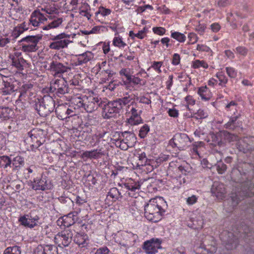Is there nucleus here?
<instances>
[{
  "label": "nucleus",
  "mask_w": 254,
  "mask_h": 254,
  "mask_svg": "<svg viewBox=\"0 0 254 254\" xmlns=\"http://www.w3.org/2000/svg\"><path fill=\"white\" fill-rule=\"evenodd\" d=\"M221 136L222 137V140L224 141L231 142L234 140H236L237 136L234 134H232L227 131H221Z\"/></svg>",
  "instance_id": "c756f323"
},
{
  "label": "nucleus",
  "mask_w": 254,
  "mask_h": 254,
  "mask_svg": "<svg viewBox=\"0 0 254 254\" xmlns=\"http://www.w3.org/2000/svg\"><path fill=\"white\" fill-rule=\"evenodd\" d=\"M15 91L14 86L10 82H4V87L2 89V93L4 95L10 94Z\"/></svg>",
  "instance_id": "58836bf2"
},
{
  "label": "nucleus",
  "mask_w": 254,
  "mask_h": 254,
  "mask_svg": "<svg viewBox=\"0 0 254 254\" xmlns=\"http://www.w3.org/2000/svg\"><path fill=\"white\" fill-rule=\"evenodd\" d=\"M190 142L189 136L185 133H177L170 141V144L173 147H177L180 150H184L188 143Z\"/></svg>",
  "instance_id": "1a4fd4ad"
},
{
  "label": "nucleus",
  "mask_w": 254,
  "mask_h": 254,
  "mask_svg": "<svg viewBox=\"0 0 254 254\" xmlns=\"http://www.w3.org/2000/svg\"><path fill=\"white\" fill-rule=\"evenodd\" d=\"M125 188L128 190L132 191H135L136 190H139L140 188V185L139 182H131L125 183L124 184Z\"/></svg>",
  "instance_id": "f704fd0d"
},
{
  "label": "nucleus",
  "mask_w": 254,
  "mask_h": 254,
  "mask_svg": "<svg viewBox=\"0 0 254 254\" xmlns=\"http://www.w3.org/2000/svg\"><path fill=\"white\" fill-rule=\"evenodd\" d=\"M20 53H16V57H13L12 60V65L15 66L17 69L22 70L23 69L24 65L26 63V61L23 58H18Z\"/></svg>",
  "instance_id": "393cba45"
},
{
  "label": "nucleus",
  "mask_w": 254,
  "mask_h": 254,
  "mask_svg": "<svg viewBox=\"0 0 254 254\" xmlns=\"http://www.w3.org/2000/svg\"><path fill=\"white\" fill-rule=\"evenodd\" d=\"M198 199V196L195 195H192L187 198V203L188 205H193L195 203Z\"/></svg>",
  "instance_id": "680f3d73"
},
{
  "label": "nucleus",
  "mask_w": 254,
  "mask_h": 254,
  "mask_svg": "<svg viewBox=\"0 0 254 254\" xmlns=\"http://www.w3.org/2000/svg\"><path fill=\"white\" fill-rule=\"evenodd\" d=\"M197 93L204 101H208L212 97V93L206 86L199 87Z\"/></svg>",
  "instance_id": "bb28decb"
},
{
  "label": "nucleus",
  "mask_w": 254,
  "mask_h": 254,
  "mask_svg": "<svg viewBox=\"0 0 254 254\" xmlns=\"http://www.w3.org/2000/svg\"><path fill=\"white\" fill-rule=\"evenodd\" d=\"M6 0H0V17L2 15L4 12L6 10Z\"/></svg>",
  "instance_id": "052dcab7"
},
{
  "label": "nucleus",
  "mask_w": 254,
  "mask_h": 254,
  "mask_svg": "<svg viewBox=\"0 0 254 254\" xmlns=\"http://www.w3.org/2000/svg\"><path fill=\"white\" fill-rule=\"evenodd\" d=\"M129 109L130 111L129 113H131V116L129 119V123L136 125L142 123V120L140 117L141 113L138 112L137 111L133 108H131Z\"/></svg>",
  "instance_id": "5701e85b"
},
{
  "label": "nucleus",
  "mask_w": 254,
  "mask_h": 254,
  "mask_svg": "<svg viewBox=\"0 0 254 254\" xmlns=\"http://www.w3.org/2000/svg\"><path fill=\"white\" fill-rule=\"evenodd\" d=\"M180 62V56L178 54H174L173 57L172 63L173 64L178 65Z\"/></svg>",
  "instance_id": "774afa93"
},
{
  "label": "nucleus",
  "mask_w": 254,
  "mask_h": 254,
  "mask_svg": "<svg viewBox=\"0 0 254 254\" xmlns=\"http://www.w3.org/2000/svg\"><path fill=\"white\" fill-rule=\"evenodd\" d=\"M40 116L46 117L54 111L55 107V101L49 95H45L43 98H35L32 106Z\"/></svg>",
  "instance_id": "f257e3e1"
},
{
  "label": "nucleus",
  "mask_w": 254,
  "mask_h": 254,
  "mask_svg": "<svg viewBox=\"0 0 254 254\" xmlns=\"http://www.w3.org/2000/svg\"><path fill=\"white\" fill-rule=\"evenodd\" d=\"M111 12L110 9L105 8L104 7H100L98 11L96 12V14H101L103 16H106L109 15Z\"/></svg>",
  "instance_id": "4d7b16f0"
},
{
  "label": "nucleus",
  "mask_w": 254,
  "mask_h": 254,
  "mask_svg": "<svg viewBox=\"0 0 254 254\" xmlns=\"http://www.w3.org/2000/svg\"><path fill=\"white\" fill-rule=\"evenodd\" d=\"M207 116V114L205 113L204 110L202 109H199L197 112L194 114V116H191L197 119H203Z\"/></svg>",
  "instance_id": "6e6d98bb"
},
{
  "label": "nucleus",
  "mask_w": 254,
  "mask_h": 254,
  "mask_svg": "<svg viewBox=\"0 0 254 254\" xmlns=\"http://www.w3.org/2000/svg\"><path fill=\"white\" fill-rule=\"evenodd\" d=\"M20 95L19 99L28 101L32 106L35 99L36 98L33 92V85L31 83L23 84L19 89Z\"/></svg>",
  "instance_id": "423d86ee"
},
{
  "label": "nucleus",
  "mask_w": 254,
  "mask_h": 254,
  "mask_svg": "<svg viewBox=\"0 0 254 254\" xmlns=\"http://www.w3.org/2000/svg\"><path fill=\"white\" fill-rule=\"evenodd\" d=\"M163 62H154L151 67L153 68L158 73L161 72L160 67L162 66Z\"/></svg>",
  "instance_id": "338daca9"
},
{
  "label": "nucleus",
  "mask_w": 254,
  "mask_h": 254,
  "mask_svg": "<svg viewBox=\"0 0 254 254\" xmlns=\"http://www.w3.org/2000/svg\"><path fill=\"white\" fill-rule=\"evenodd\" d=\"M237 118L238 117L237 116L231 118L230 121L225 124V127L229 129H236L238 126Z\"/></svg>",
  "instance_id": "2f4dec72"
},
{
  "label": "nucleus",
  "mask_w": 254,
  "mask_h": 254,
  "mask_svg": "<svg viewBox=\"0 0 254 254\" xmlns=\"http://www.w3.org/2000/svg\"><path fill=\"white\" fill-rule=\"evenodd\" d=\"M111 252L106 247L100 248L96 251L95 254H110Z\"/></svg>",
  "instance_id": "69168bd1"
},
{
  "label": "nucleus",
  "mask_w": 254,
  "mask_h": 254,
  "mask_svg": "<svg viewBox=\"0 0 254 254\" xmlns=\"http://www.w3.org/2000/svg\"><path fill=\"white\" fill-rule=\"evenodd\" d=\"M216 76L219 81V85L225 87L228 82V79L224 75V73L222 71L219 72L216 74Z\"/></svg>",
  "instance_id": "a19ab883"
},
{
  "label": "nucleus",
  "mask_w": 254,
  "mask_h": 254,
  "mask_svg": "<svg viewBox=\"0 0 254 254\" xmlns=\"http://www.w3.org/2000/svg\"><path fill=\"white\" fill-rule=\"evenodd\" d=\"M211 192L213 196L218 199H223L225 197L226 190L224 185L218 181L213 182L211 188Z\"/></svg>",
  "instance_id": "ddd939ff"
},
{
  "label": "nucleus",
  "mask_w": 254,
  "mask_h": 254,
  "mask_svg": "<svg viewBox=\"0 0 254 254\" xmlns=\"http://www.w3.org/2000/svg\"><path fill=\"white\" fill-rule=\"evenodd\" d=\"M58 199H59L60 202L62 203H63V204L67 203V204H68L69 205H73V201L69 197L62 196H60V197H59Z\"/></svg>",
  "instance_id": "13d9d810"
},
{
  "label": "nucleus",
  "mask_w": 254,
  "mask_h": 254,
  "mask_svg": "<svg viewBox=\"0 0 254 254\" xmlns=\"http://www.w3.org/2000/svg\"><path fill=\"white\" fill-rule=\"evenodd\" d=\"M232 237L231 239H230L229 240H223V241L225 243L226 249L228 250H232L233 248H235L236 247L237 242L234 240L233 234L229 233V237Z\"/></svg>",
  "instance_id": "473e14b6"
},
{
  "label": "nucleus",
  "mask_w": 254,
  "mask_h": 254,
  "mask_svg": "<svg viewBox=\"0 0 254 254\" xmlns=\"http://www.w3.org/2000/svg\"><path fill=\"white\" fill-rule=\"evenodd\" d=\"M35 254H59L57 246L54 245H40L34 250Z\"/></svg>",
  "instance_id": "dca6fc26"
},
{
  "label": "nucleus",
  "mask_w": 254,
  "mask_h": 254,
  "mask_svg": "<svg viewBox=\"0 0 254 254\" xmlns=\"http://www.w3.org/2000/svg\"><path fill=\"white\" fill-rule=\"evenodd\" d=\"M102 108L105 113L104 118L107 119L111 118L114 114L119 113L122 109L120 103L117 100L111 101L108 103L103 102Z\"/></svg>",
  "instance_id": "6e6552de"
},
{
  "label": "nucleus",
  "mask_w": 254,
  "mask_h": 254,
  "mask_svg": "<svg viewBox=\"0 0 254 254\" xmlns=\"http://www.w3.org/2000/svg\"><path fill=\"white\" fill-rule=\"evenodd\" d=\"M166 210L163 206L155 203H149L144 207L145 217L150 221L157 222L161 220Z\"/></svg>",
  "instance_id": "f03ea898"
},
{
  "label": "nucleus",
  "mask_w": 254,
  "mask_h": 254,
  "mask_svg": "<svg viewBox=\"0 0 254 254\" xmlns=\"http://www.w3.org/2000/svg\"><path fill=\"white\" fill-rule=\"evenodd\" d=\"M72 236L73 234L71 230H65L57 234L55 239L59 246L63 245L64 247H67L71 242Z\"/></svg>",
  "instance_id": "9b49d317"
},
{
  "label": "nucleus",
  "mask_w": 254,
  "mask_h": 254,
  "mask_svg": "<svg viewBox=\"0 0 254 254\" xmlns=\"http://www.w3.org/2000/svg\"><path fill=\"white\" fill-rule=\"evenodd\" d=\"M153 31L155 34L159 35H163L165 34L166 30L161 27H155L153 28Z\"/></svg>",
  "instance_id": "0e129e2a"
},
{
  "label": "nucleus",
  "mask_w": 254,
  "mask_h": 254,
  "mask_svg": "<svg viewBox=\"0 0 254 254\" xmlns=\"http://www.w3.org/2000/svg\"><path fill=\"white\" fill-rule=\"evenodd\" d=\"M0 166L4 169L8 167H11V160L10 158L7 156H0Z\"/></svg>",
  "instance_id": "72a5a7b5"
},
{
  "label": "nucleus",
  "mask_w": 254,
  "mask_h": 254,
  "mask_svg": "<svg viewBox=\"0 0 254 254\" xmlns=\"http://www.w3.org/2000/svg\"><path fill=\"white\" fill-rule=\"evenodd\" d=\"M39 217L38 216L32 217L31 214H26L20 216L18 221L20 225L26 228H33L37 226Z\"/></svg>",
  "instance_id": "4468645a"
},
{
  "label": "nucleus",
  "mask_w": 254,
  "mask_h": 254,
  "mask_svg": "<svg viewBox=\"0 0 254 254\" xmlns=\"http://www.w3.org/2000/svg\"><path fill=\"white\" fill-rule=\"evenodd\" d=\"M215 166L218 173L220 174H223L226 171L227 166L222 162H218Z\"/></svg>",
  "instance_id": "09e8293b"
},
{
  "label": "nucleus",
  "mask_w": 254,
  "mask_h": 254,
  "mask_svg": "<svg viewBox=\"0 0 254 254\" xmlns=\"http://www.w3.org/2000/svg\"><path fill=\"white\" fill-rule=\"evenodd\" d=\"M72 103L76 105L78 108H83L84 109V105H85V102H84V100H82L80 97L74 98L72 100Z\"/></svg>",
  "instance_id": "5fc2aeb1"
},
{
  "label": "nucleus",
  "mask_w": 254,
  "mask_h": 254,
  "mask_svg": "<svg viewBox=\"0 0 254 254\" xmlns=\"http://www.w3.org/2000/svg\"><path fill=\"white\" fill-rule=\"evenodd\" d=\"M48 23L42 27V29L46 32V34L51 33L50 30L59 27L63 23V19L56 16L49 15Z\"/></svg>",
  "instance_id": "2eb2a0df"
},
{
  "label": "nucleus",
  "mask_w": 254,
  "mask_h": 254,
  "mask_svg": "<svg viewBox=\"0 0 254 254\" xmlns=\"http://www.w3.org/2000/svg\"><path fill=\"white\" fill-rule=\"evenodd\" d=\"M54 90H57V94L64 95L69 92L68 85L66 81L63 79H56L54 81Z\"/></svg>",
  "instance_id": "aec40b11"
},
{
  "label": "nucleus",
  "mask_w": 254,
  "mask_h": 254,
  "mask_svg": "<svg viewBox=\"0 0 254 254\" xmlns=\"http://www.w3.org/2000/svg\"><path fill=\"white\" fill-rule=\"evenodd\" d=\"M119 137L116 141V145L123 150H127L128 147L133 146L136 142V137L134 133L130 131L118 133Z\"/></svg>",
  "instance_id": "20e7f679"
},
{
  "label": "nucleus",
  "mask_w": 254,
  "mask_h": 254,
  "mask_svg": "<svg viewBox=\"0 0 254 254\" xmlns=\"http://www.w3.org/2000/svg\"><path fill=\"white\" fill-rule=\"evenodd\" d=\"M211 136L214 146H223L224 145L225 143L222 140L221 131L216 134L213 133L211 135Z\"/></svg>",
  "instance_id": "cd10ccee"
},
{
  "label": "nucleus",
  "mask_w": 254,
  "mask_h": 254,
  "mask_svg": "<svg viewBox=\"0 0 254 254\" xmlns=\"http://www.w3.org/2000/svg\"><path fill=\"white\" fill-rule=\"evenodd\" d=\"M131 100V98L129 96H128L122 98L118 99L116 100L118 102H119V103H120V106H121V108L122 109L123 107L128 104L130 102Z\"/></svg>",
  "instance_id": "603ef678"
},
{
  "label": "nucleus",
  "mask_w": 254,
  "mask_h": 254,
  "mask_svg": "<svg viewBox=\"0 0 254 254\" xmlns=\"http://www.w3.org/2000/svg\"><path fill=\"white\" fill-rule=\"evenodd\" d=\"M230 198L232 201V204L233 206H236L238 204V194L237 189L233 190L231 194Z\"/></svg>",
  "instance_id": "c03bdc74"
},
{
  "label": "nucleus",
  "mask_w": 254,
  "mask_h": 254,
  "mask_svg": "<svg viewBox=\"0 0 254 254\" xmlns=\"http://www.w3.org/2000/svg\"><path fill=\"white\" fill-rule=\"evenodd\" d=\"M139 162L137 163L140 166H145L149 164L150 160H148L144 152L139 155Z\"/></svg>",
  "instance_id": "37998d69"
},
{
  "label": "nucleus",
  "mask_w": 254,
  "mask_h": 254,
  "mask_svg": "<svg viewBox=\"0 0 254 254\" xmlns=\"http://www.w3.org/2000/svg\"><path fill=\"white\" fill-rule=\"evenodd\" d=\"M13 111L8 107H0V118L2 120H7L12 117Z\"/></svg>",
  "instance_id": "a878e982"
},
{
  "label": "nucleus",
  "mask_w": 254,
  "mask_h": 254,
  "mask_svg": "<svg viewBox=\"0 0 254 254\" xmlns=\"http://www.w3.org/2000/svg\"><path fill=\"white\" fill-rule=\"evenodd\" d=\"M105 155V153L102 149H94L91 151L84 152L82 155V158H89L90 159H98Z\"/></svg>",
  "instance_id": "412c9836"
},
{
  "label": "nucleus",
  "mask_w": 254,
  "mask_h": 254,
  "mask_svg": "<svg viewBox=\"0 0 254 254\" xmlns=\"http://www.w3.org/2000/svg\"><path fill=\"white\" fill-rule=\"evenodd\" d=\"M51 185L48 183L46 177L36 178L32 183V188L35 190H45L51 189Z\"/></svg>",
  "instance_id": "f3484780"
},
{
  "label": "nucleus",
  "mask_w": 254,
  "mask_h": 254,
  "mask_svg": "<svg viewBox=\"0 0 254 254\" xmlns=\"http://www.w3.org/2000/svg\"><path fill=\"white\" fill-rule=\"evenodd\" d=\"M42 37V35L37 34L24 37L20 41L21 50L27 53L36 52L39 48L37 44Z\"/></svg>",
  "instance_id": "39448f33"
},
{
  "label": "nucleus",
  "mask_w": 254,
  "mask_h": 254,
  "mask_svg": "<svg viewBox=\"0 0 254 254\" xmlns=\"http://www.w3.org/2000/svg\"><path fill=\"white\" fill-rule=\"evenodd\" d=\"M120 74L121 76H124L126 78V81H124L125 84H129V80H130L131 76L130 75L129 71L127 68H122L120 71Z\"/></svg>",
  "instance_id": "49530a36"
},
{
  "label": "nucleus",
  "mask_w": 254,
  "mask_h": 254,
  "mask_svg": "<svg viewBox=\"0 0 254 254\" xmlns=\"http://www.w3.org/2000/svg\"><path fill=\"white\" fill-rule=\"evenodd\" d=\"M113 44L115 46H117L120 48H121V47L124 48L126 46V44L123 41L122 38L118 37H115L114 38Z\"/></svg>",
  "instance_id": "864d4df0"
},
{
  "label": "nucleus",
  "mask_w": 254,
  "mask_h": 254,
  "mask_svg": "<svg viewBox=\"0 0 254 254\" xmlns=\"http://www.w3.org/2000/svg\"><path fill=\"white\" fill-rule=\"evenodd\" d=\"M46 35L49 37V39L52 41L49 45L50 49L55 50H60L68 47L72 41L69 40L71 35L65 33H61L57 35L52 33H47Z\"/></svg>",
  "instance_id": "7ed1b4c3"
},
{
  "label": "nucleus",
  "mask_w": 254,
  "mask_h": 254,
  "mask_svg": "<svg viewBox=\"0 0 254 254\" xmlns=\"http://www.w3.org/2000/svg\"><path fill=\"white\" fill-rule=\"evenodd\" d=\"M21 249L19 247L15 246L9 247L5 249L3 254H21Z\"/></svg>",
  "instance_id": "e433bc0d"
},
{
  "label": "nucleus",
  "mask_w": 254,
  "mask_h": 254,
  "mask_svg": "<svg viewBox=\"0 0 254 254\" xmlns=\"http://www.w3.org/2000/svg\"><path fill=\"white\" fill-rule=\"evenodd\" d=\"M70 69L67 66L57 61H53L50 64L49 70L55 73V75L61 74Z\"/></svg>",
  "instance_id": "6ab92c4d"
},
{
  "label": "nucleus",
  "mask_w": 254,
  "mask_h": 254,
  "mask_svg": "<svg viewBox=\"0 0 254 254\" xmlns=\"http://www.w3.org/2000/svg\"><path fill=\"white\" fill-rule=\"evenodd\" d=\"M46 21L47 18L40 11V10H36L31 14L29 23L34 27H38Z\"/></svg>",
  "instance_id": "a211bd4d"
},
{
  "label": "nucleus",
  "mask_w": 254,
  "mask_h": 254,
  "mask_svg": "<svg viewBox=\"0 0 254 254\" xmlns=\"http://www.w3.org/2000/svg\"><path fill=\"white\" fill-rule=\"evenodd\" d=\"M87 101L85 102L84 109L87 112L92 113L96 110L99 107L102 108L103 102L101 98L98 97H90L87 98Z\"/></svg>",
  "instance_id": "f8f14e48"
},
{
  "label": "nucleus",
  "mask_w": 254,
  "mask_h": 254,
  "mask_svg": "<svg viewBox=\"0 0 254 254\" xmlns=\"http://www.w3.org/2000/svg\"><path fill=\"white\" fill-rule=\"evenodd\" d=\"M204 144V143L202 141L195 142L192 146V152L195 153L196 154L198 155V147L202 146Z\"/></svg>",
  "instance_id": "bf43d9fd"
},
{
  "label": "nucleus",
  "mask_w": 254,
  "mask_h": 254,
  "mask_svg": "<svg viewBox=\"0 0 254 254\" xmlns=\"http://www.w3.org/2000/svg\"><path fill=\"white\" fill-rule=\"evenodd\" d=\"M192 66L194 68L203 67L204 68H207L208 65L206 63L203 61L195 60L193 62Z\"/></svg>",
  "instance_id": "8fccbe9b"
},
{
  "label": "nucleus",
  "mask_w": 254,
  "mask_h": 254,
  "mask_svg": "<svg viewBox=\"0 0 254 254\" xmlns=\"http://www.w3.org/2000/svg\"><path fill=\"white\" fill-rule=\"evenodd\" d=\"M73 241L79 246L84 248L87 245L89 240L86 234L77 233L74 237Z\"/></svg>",
  "instance_id": "4be33fe9"
},
{
  "label": "nucleus",
  "mask_w": 254,
  "mask_h": 254,
  "mask_svg": "<svg viewBox=\"0 0 254 254\" xmlns=\"http://www.w3.org/2000/svg\"><path fill=\"white\" fill-rule=\"evenodd\" d=\"M230 175L231 180L233 182L237 183L238 180V168L237 166L233 167Z\"/></svg>",
  "instance_id": "3c124183"
},
{
  "label": "nucleus",
  "mask_w": 254,
  "mask_h": 254,
  "mask_svg": "<svg viewBox=\"0 0 254 254\" xmlns=\"http://www.w3.org/2000/svg\"><path fill=\"white\" fill-rule=\"evenodd\" d=\"M43 135V130L39 129H33L28 133L27 140L30 139L32 142L31 147L33 150L38 149L44 142L45 140L41 136Z\"/></svg>",
  "instance_id": "0eeeda50"
},
{
  "label": "nucleus",
  "mask_w": 254,
  "mask_h": 254,
  "mask_svg": "<svg viewBox=\"0 0 254 254\" xmlns=\"http://www.w3.org/2000/svg\"><path fill=\"white\" fill-rule=\"evenodd\" d=\"M149 130V127L147 125L145 124L139 130V136L141 138H144L146 136Z\"/></svg>",
  "instance_id": "a18cd8bd"
},
{
  "label": "nucleus",
  "mask_w": 254,
  "mask_h": 254,
  "mask_svg": "<svg viewBox=\"0 0 254 254\" xmlns=\"http://www.w3.org/2000/svg\"><path fill=\"white\" fill-rule=\"evenodd\" d=\"M108 195L113 198H115V199H118L120 197H122L121 192L116 188H111L108 193Z\"/></svg>",
  "instance_id": "ea45409f"
},
{
  "label": "nucleus",
  "mask_w": 254,
  "mask_h": 254,
  "mask_svg": "<svg viewBox=\"0 0 254 254\" xmlns=\"http://www.w3.org/2000/svg\"><path fill=\"white\" fill-rule=\"evenodd\" d=\"M58 111L60 114H62L63 115H61L62 118H66L67 117H71L73 115L71 114L73 113L72 110L69 108H67L65 106H61L58 108Z\"/></svg>",
  "instance_id": "7c9ffc66"
},
{
  "label": "nucleus",
  "mask_w": 254,
  "mask_h": 254,
  "mask_svg": "<svg viewBox=\"0 0 254 254\" xmlns=\"http://www.w3.org/2000/svg\"><path fill=\"white\" fill-rule=\"evenodd\" d=\"M78 57L76 62V65L86 64L93 58V55L91 52L87 51L82 54L78 55Z\"/></svg>",
  "instance_id": "b1692460"
},
{
  "label": "nucleus",
  "mask_w": 254,
  "mask_h": 254,
  "mask_svg": "<svg viewBox=\"0 0 254 254\" xmlns=\"http://www.w3.org/2000/svg\"><path fill=\"white\" fill-rule=\"evenodd\" d=\"M226 72L228 74V75L231 77V78H235L237 76V71L231 67H227L226 68Z\"/></svg>",
  "instance_id": "e2e57ef3"
},
{
  "label": "nucleus",
  "mask_w": 254,
  "mask_h": 254,
  "mask_svg": "<svg viewBox=\"0 0 254 254\" xmlns=\"http://www.w3.org/2000/svg\"><path fill=\"white\" fill-rule=\"evenodd\" d=\"M132 83L134 85L139 84L140 85H144L146 81L140 79L139 77L131 76L129 83Z\"/></svg>",
  "instance_id": "de8ad7c7"
},
{
  "label": "nucleus",
  "mask_w": 254,
  "mask_h": 254,
  "mask_svg": "<svg viewBox=\"0 0 254 254\" xmlns=\"http://www.w3.org/2000/svg\"><path fill=\"white\" fill-rule=\"evenodd\" d=\"M251 12L249 6L247 3L242 4L241 12H239V18H244L247 17L248 14Z\"/></svg>",
  "instance_id": "4c0bfd02"
},
{
  "label": "nucleus",
  "mask_w": 254,
  "mask_h": 254,
  "mask_svg": "<svg viewBox=\"0 0 254 254\" xmlns=\"http://www.w3.org/2000/svg\"><path fill=\"white\" fill-rule=\"evenodd\" d=\"M161 244L160 239L152 238L144 242L142 249L146 254H155L158 249H161Z\"/></svg>",
  "instance_id": "9d476101"
},
{
  "label": "nucleus",
  "mask_w": 254,
  "mask_h": 254,
  "mask_svg": "<svg viewBox=\"0 0 254 254\" xmlns=\"http://www.w3.org/2000/svg\"><path fill=\"white\" fill-rule=\"evenodd\" d=\"M171 37L180 42H185L186 38L184 34L179 32H172Z\"/></svg>",
  "instance_id": "79ce46f5"
},
{
  "label": "nucleus",
  "mask_w": 254,
  "mask_h": 254,
  "mask_svg": "<svg viewBox=\"0 0 254 254\" xmlns=\"http://www.w3.org/2000/svg\"><path fill=\"white\" fill-rule=\"evenodd\" d=\"M30 25H31V24L29 23V21L28 22H23L19 26L15 27L14 30L15 34H17V36H19L25 31L30 29Z\"/></svg>",
  "instance_id": "c85d7f7f"
},
{
  "label": "nucleus",
  "mask_w": 254,
  "mask_h": 254,
  "mask_svg": "<svg viewBox=\"0 0 254 254\" xmlns=\"http://www.w3.org/2000/svg\"><path fill=\"white\" fill-rule=\"evenodd\" d=\"M24 160L22 157L20 156H16L13 159L11 162V165L14 169L18 170L21 166L24 165Z\"/></svg>",
  "instance_id": "c9c22d12"
}]
</instances>
